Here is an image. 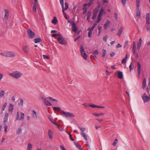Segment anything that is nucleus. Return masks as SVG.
I'll return each instance as SVG.
<instances>
[{
    "mask_svg": "<svg viewBox=\"0 0 150 150\" xmlns=\"http://www.w3.org/2000/svg\"><path fill=\"white\" fill-rule=\"evenodd\" d=\"M22 74L18 71H16L10 74L9 75L11 76L14 78L16 79H18L21 76Z\"/></svg>",
    "mask_w": 150,
    "mask_h": 150,
    "instance_id": "f257e3e1",
    "label": "nucleus"
},
{
    "mask_svg": "<svg viewBox=\"0 0 150 150\" xmlns=\"http://www.w3.org/2000/svg\"><path fill=\"white\" fill-rule=\"evenodd\" d=\"M150 15L149 13H147L146 17V24L147 25L146 29L148 32H150V26L149 25L150 24Z\"/></svg>",
    "mask_w": 150,
    "mask_h": 150,
    "instance_id": "f03ea898",
    "label": "nucleus"
},
{
    "mask_svg": "<svg viewBox=\"0 0 150 150\" xmlns=\"http://www.w3.org/2000/svg\"><path fill=\"white\" fill-rule=\"evenodd\" d=\"M62 111L64 116L66 117H75V115L72 113L69 112H66L63 110H62Z\"/></svg>",
    "mask_w": 150,
    "mask_h": 150,
    "instance_id": "7ed1b4c3",
    "label": "nucleus"
},
{
    "mask_svg": "<svg viewBox=\"0 0 150 150\" xmlns=\"http://www.w3.org/2000/svg\"><path fill=\"white\" fill-rule=\"evenodd\" d=\"M142 99L144 101V102L145 103H146L147 102H148L149 100H150V98H149V97L147 96L146 93H144L142 96Z\"/></svg>",
    "mask_w": 150,
    "mask_h": 150,
    "instance_id": "20e7f679",
    "label": "nucleus"
},
{
    "mask_svg": "<svg viewBox=\"0 0 150 150\" xmlns=\"http://www.w3.org/2000/svg\"><path fill=\"white\" fill-rule=\"evenodd\" d=\"M57 40L60 44L65 45L67 44V41L64 38H57Z\"/></svg>",
    "mask_w": 150,
    "mask_h": 150,
    "instance_id": "39448f33",
    "label": "nucleus"
},
{
    "mask_svg": "<svg viewBox=\"0 0 150 150\" xmlns=\"http://www.w3.org/2000/svg\"><path fill=\"white\" fill-rule=\"evenodd\" d=\"M27 33L28 35L30 38H34L35 36V33L29 29L27 30Z\"/></svg>",
    "mask_w": 150,
    "mask_h": 150,
    "instance_id": "423d86ee",
    "label": "nucleus"
},
{
    "mask_svg": "<svg viewBox=\"0 0 150 150\" xmlns=\"http://www.w3.org/2000/svg\"><path fill=\"white\" fill-rule=\"evenodd\" d=\"M4 11L5 12V16L3 18V20H5L7 21L9 16V11L6 9H5L4 10Z\"/></svg>",
    "mask_w": 150,
    "mask_h": 150,
    "instance_id": "0eeeda50",
    "label": "nucleus"
},
{
    "mask_svg": "<svg viewBox=\"0 0 150 150\" xmlns=\"http://www.w3.org/2000/svg\"><path fill=\"white\" fill-rule=\"evenodd\" d=\"M6 57H14L15 56V54L11 52H6Z\"/></svg>",
    "mask_w": 150,
    "mask_h": 150,
    "instance_id": "6e6552de",
    "label": "nucleus"
},
{
    "mask_svg": "<svg viewBox=\"0 0 150 150\" xmlns=\"http://www.w3.org/2000/svg\"><path fill=\"white\" fill-rule=\"evenodd\" d=\"M137 64H138V67H137V72L138 73V76L139 77L140 76V74L141 73V64L139 62H137Z\"/></svg>",
    "mask_w": 150,
    "mask_h": 150,
    "instance_id": "1a4fd4ad",
    "label": "nucleus"
},
{
    "mask_svg": "<svg viewBox=\"0 0 150 150\" xmlns=\"http://www.w3.org/2000/svg\"><path fill=\"white\" fill-rule=\"evenodd\" d=\"M65 8H64H64L63 9L62 8V12L63 13V14H65V13L64 12L65 10H67L69 8V4L67 3L66 2L65 3Z\"/></svg>",
    "mask_w": 150,
    "mask_h": 150,
    "instance_id": "9d476101",
    "label": "nucleus"
},
{
    "mask_svg": "<svg viewBox=\"0 0 150 150\" xmlns=\"http://www.w3.org/2000/svg\"><path fill=\"white\" fill-rule=\"evenodd\" d=\"M142 41V38H140L139 39V40L137 42V48L138 50H139L140 49L141 45V43Z\"/></svg>",
    "mask_w": 150,
    "mask_h": 150,
    "instance_id": "9b49d317",
    "label": "nucleus"
},
{
    "mask_svg": "<svg viewBox=\"0 0 150 150\" xmlns=\"http://www.w3.org/2000/svg\"><path fill=\"white\" fill-rule=\"evenodd\" d=\"M23 50L25 53H26L29 52V49L28 46H25L23 47Z\"/></svg>",
    "mask_w": 150,
    "mask_h": 150,
    "instance_id": "f8f14e48",
    "label": "nucleus"
},
{
    "mask_svg": "<svg viewBox=\"0 0 150 150\" xmlns=\"http://www.w3.org/2000/svg\"><path fill=\"white\" fill-rule=\"evenodd\" d=\"M110 23V21L109 20H107L103 25L104 28L106 29L109 26Z\"/></svg>",
    "mask_w": 150,
    "mask_h": 150,
    "instance_id": "ddd939ff",
    "label": "nucleus"
},
{
    "mask_svg": "<svg viewBox=\"0 0 150 150\" xmlns=\"http://www.w3.org/2000/svg\"><path fill=\"white\" fill-rule=\"evenodd\" d=\"M147 91L149 94V96L150 99V78H149V81L147 87Z\"/></svg>",
    "mask_w": 150,
    "mask_h": 150,
    "instance_id": "4468645a",
    "label": "nucleus"
},
{
    "mask_svg": "<svg viewBox=\"0 0 150 150\" xmlns=\"http://www.w3.org/2000/svg\"><path fill=\"white\" fill-rule=\"evenodd\" d=\"M44 104L47 106H51L52 104L46 98H44Z\"/></svg>",
    "mask_w": 150,
    "mask_h": 150,
    "instance_id": "2eb2a0df",
    "label": "nucleus"
},
{
    "mask_svg": "<svg viewBox=\"0 0 150 150\" xmlns=\"http://www.w3.org/2000/svg\"><path fill=\"white\" fill-rule=\"evenodd\" d=\"M118 74V77L120 79H122L123 78V74L122 72L118 71H117Z\"/></svg>",
    "mask_w": 150,
    "mask_h": 150,
    "instance_id": "dca6fc26",
    "label": "nucleus"
},
{
    "mask_svg": "<svg viewBox=\"0 0 150 150\" xmlns=\"http://www.w3.org/2000/svg\"><path fill=\"white\" fill-rule=\"evenodd\" d=\"M72 31L73 32H75V33H76L77 32V29L76 27V24H73V25H72Z\"/></svg>",
    "mask_w": 150,
    "mask_h": 150,
    "instance_id": "f3484780",
    "label": "nucleus"
},
{
    "mask_svg": "<svg viewBox=\"0 0 150 150\" xmlns=\"http://www.w3.org/2000/svg\"><path fill=\"white\" fill-rule=\"evenodd\" d=\"M104 12V10L103 9V8H101L99 12L98 17L101 18L103 16Z\"/></svg>",
    "mask_w": 150,
    "mask_h": 150,
    "instance_id": "a211bd4d",
    "label": "nucleus"
},
{
    "mask_svg": "<svg viewBox=\"0 0 150 150\" xmlns=\"http://www.w3.org/2000/svg\"><path fill=\"white\" fill-rule=\"evenodd\" d=\"M8 114V113H5L4 117V123L7 122Z\"/></svg>",
    "mask_w": 150,
    "mask_h": 150,
    "instance_id": "6ab92c4d",
    "label": "nucleus"
},
{
    "mask_svg": "<svg viewBox=\"0 0 150 150\" xmlns=\"http://www.w3.org/2000/svg\"><path fill=\"white\" fill-rule=\"evenodd\" d=\"M139 7H137V14L136 16L138 17H139L140 16V10L139 8Z\"/></svg>",
    "mask_w": 150,
    "mask_h": 150,
    "instance_id": "aec40b11",
    "label": "nucleus"
},
{
    "mask_svg": "<svg viewBox=\"0 0 150 150\" xmlns=\"http://www.w3.org/2000/svg\"><path fill=\"white\" fill-rule=\"evenodd\" d=\"M123 29V27L122 26L120 27V28L119 29L118 32L117 33V35H118L119 37H120L122 33V31Z\"/></svg>",
    "mask_w": 150,
    "mask_h": 150,
    "instance_id": "412c9836",
    "label": "nucleus"
},
{
    "mask_svg": "<svg viewBox=\"0 0 150 150\" xmlns=\"http://www.w3.org/2000/svg\"><path fill=\"white\" fill-rule=\"evenodd\" d=\"M146 80L145 78H144L142 84V88L144 89L146 86Z\"/></svg>",
    "mask_w": 150,
    "mask_h": 150,
    "instance_id": "4be33fe9",
    "label": "nucleus"
},
{
    "mask_svg": "<svg viewBox=\"0 0 150 150\" xmlns=\"http://www.w3.org/2000/svg\"><path fill=\"white\" fill-rule=\"evenodd\" d=\"M52 23L54 24H56L58 22V20L56 17H54L53 19L52 20Z\"/></svg>",
    "mask_w": 150,
    "mask_h": 150,
    "instance_id": "5701e85b",
    "label": "nucleus"
},
{
    "mask_svg": "<svg viewBox=\"0 0 150 150\" xmlns=\"http://www.w3.org/2000/svg\"><path fill=\"white\" fill-rule=\"evenodd\" d=\"M42 41L41 38H36L34 40V42L35 43L40 42Z\"/></svg>",
    "mask_w": 150,
    "mask_h": 150,
    "instance_id": "b1692460",
    "label": "nucleus"
},
{
    "mask_svg": "<svg viewBox=\"0 0 150 150\" xmlns=\"http://www.w3.org/2000/svg\"><path fill=\"white\" fill-rule=\"evenodd\" d=\"M98 10H96L93 13V17H92V18L93 19H94L96 18V17L97 16V14L98 13Z\"/></svg>",
    "mask_w": 150,
    "mask_h": 150,
    "instance_id": "393cba45",
    "label": "nucleus"
},
{
    "mask_svg": "<svg viewBox=\"0 0 150 150\" xmlns=\"http://www.w3.org/2000/svg\"><path fill=\"white\" fill-rule=\"evenodd\" d=\"M48 134L49 136V138L51 139H52V132L50 130H48Z\"/></svg>",
    "mask_w": 150,
    "mask_h": 150,
    "instance_id": "a878e982",
    "label": "nucleus"
},
{
    "mask_svg": "<svg viewBox=\"0 0 150 150\" xmlns=\"http://www.w3.org/2000/svg\"><path fill=\"white\" fill-rule=\"evenodd\" d=\"M13 105L11 104H9V111H11V112H12L13 111Z\"/></svg>",
    "mask_w": 150,
    "mask_h": 150,
    "instance_id": "bb28decb",
    "label": "nucleus"
},
{
    "mask_svg": "<svg viewBox=\"0 0 150 150\" xmlns=\"http://www.w3.org/2000/svg\"><path fill=\"white\" fill-rule=\"evenodd\" d=\"M80 51L81 53H82L84 52H85V51L84 50V47L82 45H81L80 46Z\"/></svg>",
    "mask_w": 150,
    "mask_h": 150,
    "instance_id": "cd10ccee",
    "label": "nucleus"
},
{
    "mask_svg": "<svg viewBox=\"0 0 150 150\" xmlns=\"http://www.w3.org/2000/svg\"><path fill=\"white\" fill-rule=\"evenodd\" d=\"M127 58V54L126 55L125 57L123 59L122 61V64H125L126 63V60Z\"/></svg>",
    "mask_w": 150,
    "mask_h": 150,
    "instance_id": "c85d7f7f",
    "label": "nucleus"
},
{
    "mask_svg": "<svg viewBox=\"0 0 150 150\" xmlns=\"http://www.w3.org/2000/svg\"><path fill=\"white\" fill-rule=\"evenodd\" d=\"M81 135L87 141L88 140V139L87 138V136L86 135V134L84 133L83 132H82L81 133Z\"/></svg>",
    "mask_w": 150,
    "mask_h": 150,
    "instance_id": "c756f323",
    "label": "nucleus"
},
{
    "mask_svg": "<svg viewBox=\"0 0 150 150\" xmlns=\"http://www.w3.org/2000/svg\"><path fill=\"white\" fill-rule=\"evenodd\" d=\"M33 118L36 119L37 118V116L35 111V110L33 111Z\"/></svg>",
    "mask_w": 150,
    "mask_h": 150,
    "instance_id": "7c9ffc66",
    "label": "nucleus"
},
{
    "mask_svg": "<svg viewBox=\"0 0 150 150\" xmlns=\"http://www.w3.org/2000/svg\"><path fill=\"white\" fill-rule=\"evenodd\" d=\"M81 54L82 57L86 59L87 58V56L85 52L82 53H81Z\"/></svg>",
    "mask_w": 150,
    "mask_h": 150,
    "instance_id": "2f4dec72",
    "label": "nucleus"
},
{
    "mask_svg": "<svg viewBox=\"0 0 150 150\" xmlns=\"http://www.w3.org/2000/svg\"><path fill=\"white\" fill-rule=\"evenodd\" d=\"M22 132V129L21 128H19L16 131V134H19Z\"/></svg>",
    "mask_w": 150,
    "mask_h": 150,
    "instance_id": "473e14b6",
    "label": "nucleus"
},
{
    "mask_svg": "<svg viewBox=\"0 0 150 150\" xmlns=\"http://www.w3.org/2000/svg\"><path fill=\"white\" fill-rule=\"evenodd\" d=\"M83 14H85L86 13V12L87 11V8L86 7L83 6Z\"/></svg>",
    "mask_w": 150,
    "mask_h": 150,
    "instance_id": "72a5a7b5",
    "label": "nucleus"
},
{
    "mask_svg": "<svg viewBox=\"0 0 150 150\" xmlns=\"http://www.w3.org/2000/svg\"><path fill=\"white\" fill-rule=\"evenodd\" d=\"M53 109L54 111H56L57 110L58 111H60L61 110L60 107H54L53 108Z\"/></svg>",
    "mask_w": 150,
    "mask_h": 150,
    "instance_id": "f704fd0d",
    "label": "nucleus"
},
{
    "mask_svg": "<svg viewBox=\"0 0 150 150\" xmlns=\"http://www.w3.org/2000/svg\"><path fill=\"white\" fill-rule=\"evenodd\" d=\"M93 115L99 117V116H100V115H104V113H100V114H96V113H93Z\"/></svg>",
    "mask_w": 150,
    "mask_h": 150,
    "instance_id": "c9c22d12",
    "label": "nucleus"
},
{
    "mask_svg": "<svg viewBox=\"0 0 150 150\" xmlns=\"http://www.w3.org/2000/svg\"><path fill=\"white\" fill-rule=\"evenodd\" d=\"M106 51L105 50H103L102 57H105L106 55Z\"/></svg>",
    "mask_w": 150,
    "mask_h": 150,
    "instance_id": "e433bc0d",
    "label": "nucleus"
},
{
    "mask_svg": "<svg viewBox=\"0 0 150 150\" xmlns=\"http://www.w3.org/2000/svg\"><path fill=\"white\" fill-rule=\"evenodd\" d=\"M32 148V145L30 144H28L27 147V150H31Z\"/></svg>",
    "mask_w": 150,
    "mask_h": 150,
    "instance_id": "4c0bfd02",
    "label": "nucleus"
},
{
    "mask_svg": "<svg viewBox=\"0 0 150 150\" xmlns=\"http://www.w3.org/2000/svg\"><path fill=\"white\" fill-rule=\"evenodd\" d=\"M33 11L35 12H36V4L34 3L33 5Z\"/></svg>",
    "mask_w": 150,
    "mask_h": 150,
    "instance_id": "58836bf2",
    "label": "nucleus"
},
{
    "mask_svg": "<svg viewBox=\"0 0 150 150\" xmlns=\"http://www.w3.org/2000/svg\"><path fill=\"white\" fill-rule=\"evenodd\" d=\"M21 117L20 119V120H23L24 118V114L23 112H21Z\"/></svg>",
    "mask_w": 150,
    "mask_h": 150,
    "instance_id": "ea45409f",
    "label": "nucleus"
},
{
    "mask_svg": "<svg viewBox=\"0 0 150 150\" xmlns=\"http://www.w3.org/2000/svg\"><path fill=\"white\" fill-rule=\"evenodd\" d=\"M68 23H71V26L73 25V24L74 25L75 24L74 21L71 20H68Z\"/></svg>",
    "mask_w": 150,
    "mask_h": 150,
    "instance_id": "a19ab883",
    "label": "nucleus"
},
{
    "mask_svg": "<svg viewBox=\"0 0 150 150\" xmlns=\"http://www.w3.org/2000/svg\"><path fill=\"white\" fill-rule=\"evenodd\" d=\"M99 53V52L97 50H95L92 52V54L94 55H98Z\"/></svg>",
    "mask_w": 150,
    "mask_h": 150,
    "instance_id": "79ce46f5",
    "label": "nucleus"
},
{
    "mask_svg": "<svg viewBox=\"0 0 150 150\" xmlns=\"http://www.w3.org/2000/svg\"><path fill=\"white\" fill-rule=\"evenodd\" d=\"M4 90H1L0 93V97H1L4 96Z\"/></svg>",
    "mask_w": 150,
    "mask_h": 150,
    "instance_id": "37998d69",
    "label": "nucleus"
},
{
    "mask_svg": "<svg viewBox=\"0 0 150 150\" xmlns=\"http://www.w3.org/2000/svg\"><path fill=\"white\" fill-rule=\"evenodd\" d=\"M60 2L62 8H64V0H60Z\"/></svg>",
    "mask_w": 150,
    "mask_h": 150,
    "instance_id": "c03bdc74",
    "label": "nucleus"
},
{
    "mask_svg": "<svg viewBox=\"0 0 150 150\" xmlns=\"http://www.w3.org/2000/svg\"><path fill=\"white\" fill-rule=\"evenodd\" d=\"M89 106L92 108H98V105H95L93 104H92L89 105Z\"/></svg>",
    "mask_w": 150,
    "mask_h": 150,
    "instance_id": "a18cd8bd",
    "label": "nucleus"
},
{
    "mask_svg": "<svg viewBox=\"0 0 150 150\" xmlns=\"http://www.w3.org/2000/svg\"><path fill=\"white\" fill-rule=\"evenodd\" d=\"M7 103H5L2 107V110H4L7 105Z\"/></svg>",
    "mask_w": 150,
    "mask_h": 150,
    "instance_id": "49530a36",
    "label": "nucleus"
},
{
    "mask_svg": "<svg viewBox=\"0 0 150 150\" xmlns=\"http://www.w3.org/2000/svg\"><path fill=\"white\" fill-rule=\"evenodd\" d=\"M19 113L18 112L17 113L16 116V121L18 120L19 119Z\"/></svg>",
    "mask_w": 150,
    "mask_h": 150,
    "instance_id": "de8ad7c7",
    "label": "nucleus"
},
{
    "mask_svg": "<svg viewBox=\"0 0 150 150\" xmlns=\"http://www.w3.org/2000/svg\"><path fill=\"white\" fill-rule=\"evenodd\" d=\"M101 19V18L98 17V19L95 22L98 24L99 22H100Z\"/></svg>",
    "mask_w": 150,
    "mask_h": 150,
    "instance_id": "09e8293b",
    "label": "nucleus"
},
{
    "mask_svg": "<svg viewBox=\"0 0 150 150\" xmlns=\"http://www.w3.org/2000/svg\"><path fill=\"white\" fill-rule=\"evenodd\" d=\"M139 0H136V6L137 7H139Z\"/></svg>",
    "mask_w": 150,
    "mask_h": 150,
    "instance_id": "8fccbe9b",
    "label": "nucleus"
},
{
    "mask_svg": "<svg viewBox=\"0 0 150 150\" xmlns=\"http://www.w3.org/2000/svg\"><path fill=\"white\" fill-rule=\"evenodd\" d=\"M118 141V140L117 139H115V142L113 143L112 145L114 146H115L116 144L117 143V142Z\"/></svg>",
    "mask_w": 150,
    "mask_h": 150,
    "instance_id": "3c124183",
    "label": "nucleus"
},
{
    "mask_svg": "<svg viewBox=\"0 0 150 150\" xmlns=\"http://www.w3.org/2000/svg\"><path fill=\"white\" fill-rule=\"evenodd\" d=\"M43 57L44 59H50L49 57L46 55H43Z\"/></svg>",
    "mask_w": 150,
    "mask_h": 150,
    "instance_id": "603ef678",
    "label": "nucleus"
},
{
    "mask_svg": "<svg viewBox=\"0 0 150 150\" xmlns=\"http://www.w3.org/2000/svg\"><path fill=\"white\" fill-rule=\"evenodd\" d=\"M48 98L50 100H52L53 101H58L56 100V99H54V98H53L52 97H49Z\"/></svg>",
    "mask_w": 150,
    "mask_h": 150,
    "instance_id": "864d4df0",
    "label": "nucleus"
},
{
    "mask_svg": "<svg viewBox=\"0 0 150 150\" xmlns=\"http://www.w3.org/2000/svg\"><path fill=\"white\" fill-rule=\"evenodd\" d=\"M79 128L82 131V132H83V131H85L86 129V128L85 127L81 128L79 127Z\"/></svg>",
    "mask_w": 150,
    "mask_h": 150,
    "instance_id": "5fc2aeb1",
    "label": "nucleus"
},
{
    "mask_svg": "<svg viewBox=\"0 0 150 150\" xmlns=\"http://www.w3.org/2000/svg\"><path fill=\"white\" fill-rule=\"evenodd\" d=\"M23 100L22 99H20V102L19 103V105H21L22 106L23 105Z\"/></svg>",
    "mask_w": 150,
    "mask_h": 150,
    "instance_id": "6e6d98bb",
    "label": "nucleus"
},
{
    "mask_svg": "<svg viewBox=\"0 0 150 150\" xmlns=\"http://www.w3.org/2000/svg\"><path fill=\"white\" fill-rule=\"evenodd\" d=\"M135 46H134L133 47L132 51L133 52V54H136V50L135 49Z\"/></svg>",
    "mask_w": 150,
    "mask_h": 150,
    "instance_id": "4d7b16f0",
    "label": "nucleus"
},
{
    "mask_svg": "<svg viewBox=\"0 0 150 150\" xmlns=\"http://www.w3.org/2000/svg\"><path fill=\"white\" fill-rule=\"evenodd\" d=\"M115 18L116 21H117V14L116 13H114Z\"/></svg>",
    "mask_w": 150,
    "mask_h": 150,
    "instance_id": "13d9d810",
    "label": "nucleus"
},
{
    "mask_svg": "<svg viewBox=\"0 0 150 150\" xmlns=\"http://www.w3.org/2000/svg\"><path fill=\"white\" fill-rule=\"evenodd\" d=\"M74 143L75 145V146H76V147L78 148V149L79 148L80 146H81L80 145H79L78 144L75 142H74Z\"/></svg>",
    "mask_w": 150,
    "mask_h": 150,
    "instance_id": "bf43d9fd",
    "label": "nucleus"
},
{
    "mask_svg": "<svg viewBox=\"0 0 150 150\" xmlns=\"http://www.w3.org/2000/svg\"><path fill=\"white\" fill-rule=\"evenodd\" d=\"M91 5V4H90L89 3L88 4H85L83 5V6L86 7V6H88L89 7Z\"/></svg>",
    "mask_w": 150,
    "mask_h": 150,
    "instance_id": "052dcab7",
    "label": "nucleus"
},
{
    "mask_svg": "<svg viewBox=\"0 0 150 150\" xmlns=\"http://www.w3.org/2000/svg\"><path fill=\"white\" fill-rule=\"evenodd\" d=\"M0 54L3 56L6 57V53H0Z\"/></svg>",
    "mask_w": 150,
    "mask_h": 150,
    "instance_id": "680f3d73",
    "label": "nucleus"
},
{
    "mask_svg": "<svg viewBox=\"0 0 150 150\" xmlns=\"http://www.w3.org/2000/svg\"><path fill=\"white\" fill-rule=\"evenodd\" d=\"M92 33L91 31L90 30L88 33V36L89 37H91L92 35Z\"/></svg>",
    "mask_w": 150,
    "mask_h": 150,
    "instance_id": "e2e57ef3",
    "label": "nucleus"
},
{
    "mask_svg": "<svg viewBox=\"0 0 150 150\" xmlns=\"http://www.w3.org/2000/svg\"><path fill=\"white\" fill-rule=\"evenodd\" d=\"M57 34V36L59 37L58 38H63V37L62 36V35L60 34V33H59L58 34Z\"/></svg>",
    "mask_w": 150,
    "mask_h": 150,
    "instance_id": "0e129e2a",
    "label": "nucleus"
},
{
    "mask_svg": "<svg viewBox=\"0 0 150 150\" xmlns=\"http://www.w3.org/2000/svg\"><path fill=\"white\" fill-rule=\"evenodd\" d=\"M127 0H122V4H123V5H124L126 3V1Z\"/></svg>",
    "mask_w": 150,
    "mask_h": 150,
    "instance_id": "69168bd1",
    "label": "nucleus"
},
{
    "mask_svg": "<svg viewBox=\"0 0 150 150\" xmlns=\"http://www.w3.org/2000/svg\"><path fill=\"white\" fill-rule=\"evenodd\" d=\"M69 136L70 139H71V140L72 141H74V140L73 139L72 137V135L71 134H69Z\"/></svg>",
    "mask_w": 150,
    "mask_h": 150,
    "instance_id": "338daca9",
    "label": "nucleus"
},
{
    "mask_svg": "<svg viewBox=\"0 0 150 150\" xmlns=\"http://www.w3.org/2000/svg\"><path fill=\"white\" fill-rule=\"evenodd\" d=\"M60 147L61 150H66L63 146L61 145Z\"/></svg>",
    "mask_w": 150,
    "mask_h": 150,
    "instance_id": "774afa93",
    "label": "nucleus"
}]
</instances>
